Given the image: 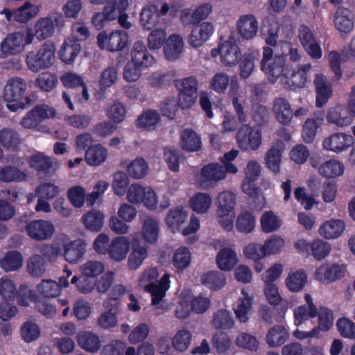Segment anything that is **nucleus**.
I'll list each match as a JSON object with an SVG mask.
<instances>
[{
  "instance_id": "obj_1",
  "label": "nucleus",
  "mask_w": 355,
  "mask_h": 355,
  "mask_svg": "<svg viewBox=\"0 0 355 355\" xmlns=\"http://www.w3.org/2000/svg\"><path fill=\"white\" fill-rule=\"evenodd\" d=\"M159 273L155 268H150L143 271L139 276L138 284L145 291L151 294L152 305L156 315L164 313L162 302L170 287L169 275L164 273L158 281Z\"/></svg>"
},
{
  "instance_id": "obj_2",
  "label": "nucleus",
  "mask_w": 355,
  "mask_h": 355,
  "mask_svg": "<svg viewBox=\"0 0 355 355\" xmlns=\"http://www.w3.org/2000/svg\"><path fill=\"white\" fill-rule=\"evenodd\" d=\"M236 195L230 191L219 193L217 197L216 217L218 223L226 230H232L235 217Z\"/></svg>"
},
{
  "instance_id": "obj_3",
  "label": "nucleus",
  "mask_w": 355,
  "mask_h": 355,
  "mask_svg": "<svg viewBox=\"0 0 355 355\" xmlns=\"http://www.w3.org/2000/svg\"><path fill=\"white\" fill-rule=\"evenodd\" d=\"M237 35L231 33L227 40L222 42L218 47L211 51L212 57L220 55V62L225 67H234L241 59V51L236 44Z\"/></svg>"
},
{
  "instance_id": "obj_4",
  "label": "nucleus",
  "mask_w": 355,
  "mask_h": 355,
  "mask_svg": "<svg viewBox=\"0 0 355 355\" xmlns=\"http://www.w3.org/2000/svg\"><path fill=\"white\" fill-rule=\"evenodd\" d=\"M55 46L52 42L44 43L37 51H29L26 58L28 68L33 72L50 67L55 60Z\"/></svg>"
},
{
  "instance_id": "obj_5",
  "label": "nucleus",
  "mask_w": 355,
  "mask_h": 355,
  "mask_svg": "<svg viewBox=\"0 0 355 355\" xmlns=\"http://www.w3.org/2000/svg\"><path fill=\"white\" fill-rule=\"evenodd\" d=\"M236 141L241 150H258L262 144V130L257 126L243 124L236 132Z\"/></svg>"
},
{
  "instance_id": "obj_6",
  "label": "nucleus",
  "mask_w": 355,
  "mask_h": 355,
  "mask_svg": "<svg viewBox=\"0 0 355 355\" xmlns=\"http://www.w3.org/2000/svg\"><path fill=\"white\" fill-rule=\"evenodd\" d=\"M178 91L179 104L183 108L191 107L196 102L198 88V82L196 77L189 76L175 81Z\"/></svg>"
},
{
  "instance_id": "obj_7",
  "label": "nucleus",
  "mask_w": 355,
  "mask_h": 355,
  "mask_svg": "<svg viewBox=\"0 0 355 355\" xmlns=\"http://www.w3.org/2000/svg\"><path fill=\"white\" fill-rule=\"evenodd\" d=\"M25 232L32 240L44 241L53 237L55 233V227L51 220L36 219L27 223Z\"/></svg>"
},
{
  "instance_id": "obj_8",
  "label": "nucleus",
  "mask_w": 355,
  "mask_h": 355,
  "mask_svg": "<svg viewBox=\"0 0 355 355\" xmlns=\"http://www.w3.org/2000/svg\"><path fill=\"white\" fill-rule=\"evenodd\" d=\"M40 6L32 3L31 1H25L20 7L10 10L5 8L0 14L4 15L10 23L16 21L24 24L35 18L40 12Z\"/></svg>"
},
{
  "instance_id": "obj_9",
  "label": "nucleus",
  "mask_w": 355,
  "mask_h": 355,
  "mask_svg": "<svg viewBox=\"0 0 355 355\" xmlns=\"http://www.w3.org/2000/svg\"><path fill=\"white\" fill-rule=\"evenodd\" d=\"M312 65L310 63L300 65L293 71H286L280 80V84L285 89H294L302 88L306 84L309 76L308 72L311 70Z\"/></svg>"
},
{
  "instance_id": "obj_10",
  "label": "nucleus",
  "mask_w": 355,
  "mask_h": 355,
  "mask_svg": "<svg viewBox=\"0 0 355 355\" xmlns=\"http://www.w3.org/2000/svg\"><path fill=\"white\" fill-rule=\"evenodd\" d=\"M97 42L101 49L110 52L119 51L126 46L128 35L123 31H115L109 34L101 32L97 36Z\"/></svg>"
},
{
  "instance_id": "obj_11",
  "label": "nucleus",
  "mask_w": 355,
  "mask_h": 355,
  "mask_svg": "<svg viewBox=\"0 0 355 355\" xmlns=\"http://www.w3.org/2000/svg\"><path fill=\"white\" fill-rule=\"evenodd\" d=\"M345 273L346 266L344 264H323L315 270L314 276L318 282L327 284L340 279Z\"/></svg>"
},
{
  "instance_id": "obj_12",
  "label": "nucleus",
  "mask_w": 355,
  "mask_h": 355,
  "mask_svg": "<svg viewBox=\"0 0 355 355\" xmlns=\"http://www.w3.org/2000/svg\"><path fill=\"white\" fill-rule=\"evenodd\" d=\"M62 16L40 17L36 20L33 26L35 38L39 41L45 40L52 37L55 33V26L62 24Z\"/></svg>"
},
{
  "instance_id": "obj_13",
  "label": "nucleus",
  "mask_w": 355,
  "mask_h": 355,
  "mask_svg": "<svg viewBox=\"0 0 355 355\" xmlns=\"http://www.w3.org/2000/svg\"><path fill=\"white\" fill-rule=\"evenodd\" d=\"M24 49V34L21 32L9 33L0 42V58L16 55Z\"/></svg>"
},
{
  "instance_id": "obj_14",
  "label": "nucleus",
  "mask_w": 355,
  "mask_h": 355,
  "mask_svg": "<svg viewBox=\"0 0 355 355\" xmlns=\"http://www.w3.org/2000/svg\"><path fill=\"white\" fill-rule=\"evenodd\" d=\"M55 113L53 108L46 105L35 106L22 118L20 124L26 129L35 128L46 119L53 117Z\"/></svg>"
},
{
  "instance_id": "obj_15",
  "label": "nucleus",
  "mask_w": 355,
  "mask_h": 355,
  "mask_svg": "<svg viewBox=\"0 0 355 355\" xmlns=\"http://www.w3.org/2000/svg\"><path fill=\"white\" fill-rule=\"evenodd\" d=\"M62 243L63 255L65 260L70 263H76L85 253V244L80 240L70 241L66 236H60Z\"/></svg>"
},
{
  "instance_id": "obj_16",
  "label": "nucleus",
  "mask_w": 355,
  "mask_h": 355,
  "mask_svg": "<svg viewBox=\"0 0 355 355\" xmlns=\"http://www.w3.org/2000/svg\"><path fill=\"white\" fill-rule=\"evenodd\" d=\"M298 37L308 55L313 59L321 58L322 49L309 28L306 26H301L299 29Z\"/></svg>"
},
{
  "instance_id": "obj_17",
  "label": "nucleus",
  "mask_w": 355,
  "mask_h": 355,
  "mask_svg": "<svg viewBox=\"0 0 355 355\" xmlns=\"http://www.w3.org/2000/svg\"><path fill=\"white\" fill-rule=\"evenodd\" d=\"M130 60L136 66L148 68L155 62V58L148 53L143 41L137 40L132 46L130 51Z\"/></svg>"
},
{
  "instance_id": "obj_18",
  "label": "nucleus",
  "mask_w": 355,
  "mask_h": 355,
  "mask_svg": "<svg viewBox=\"0 0 355 355\" xmlns=\"http://www.w3.org/2000/svg\"><path fill=\"white\" fill-rule=\"evenodd\" d=\"M353 143V137L342 132L334 133L323 141V148L336 153H341L349 148Z\"/></svg>"
},
{
  "instance_id": "obj_19",
  "label": "nucleus",
  "mask_w": 355,
  "mask_h": 355,
  "mask_svg": "<svg viewBox=\"0 0 355 355\" xmlns=\"http://www.w3.org/2000/svg\"><path fill=\"white\" fill-rule=\"evenodd\" d=\"M26 89V83L19 77H13L8 80L4 87L3 98L6 101H18L23 97Z\"/></svg>"
},
{
  "instance_id": "obj_20",
  "label": "nucleus",
  "mask_w": 355,
  "mask_h": 355,
  "mask_svg": "<svg viewBox=\"0 0 355 355\" xmlns=\"http://www.w3.org/2000/svg\"><path fill=\"white\" fill-rule=\"evenodd\" d=\"M214 32V26L211 22H203L191 31L188 38V43L192 47H199L209 40Z\"/></svg>"
},
{
  "instance_id": "obj_21",
  "label": "nucleus",
  "mask_w": 355,
  "mask_h": 355,
  "mask_svg": "<svg viewBox=\"0 0 355 355\" xmlns=\"http://www.w3.org/2000/svg\"><path fill=\"white\" fill-rule=\"evenodd\" d=\"M285 60L284 57L279 55H275L273 60H270V62L266 63L263 65H261V70L263 71L267 77L268 81L274 84L277 82V79L283 76V74L287 69H284Z\"/></svg>"
},
{
  "instance_id": "obj_22",
  "label": "nucleus",
  "mask_w": 355,
  "mask_h": 355,
  "mask_svg": "<svg viewBox=\"0 0 355 355\" xmlns=\"http://www.w3.org/2000/svg\"><path fill=\"white\" fill-rule=\"evenodd\" d=\"M130 242L125 236H118L112 240L109 245V257L116 262L123 261L129 252Z\"/></svg>"
},
{
  "instance_id": "obj_23",
  "label": "nucleus",
  "mask_w": 355,
  "mask_h": 355,
  "mask_svg": "<svg viewBox=\"0 0 355 355\" xmlns=\"http://www.w3.org/2000/svg\"><path fill=\"white\" fill-rule=\"evenodd\" d=\"M313 83L316 92V106L322 107L327 103L332 95V88L331 83L328 81L327 77L322 74H316Z\"/></svg>"
},
{
  "instance_id": "obj_24",
  "label": "nucleus",
  "mask_w": 355,
  "mask_h": 355,
  "mask_svg": "<svg viewBox=\"0 0 355 355\" xmlns=\"http://www.w3.org/2000/svg\"><path fill=\"white\" fill-rule=\"evenodd\" d=\"M236 24L239 33L243 39L252 40L256 36L259 23L253 15L241 16Z\"/></svg>"
},
{
  "instance_id": "obj_25",
  "label": "nucleus",
  "mask_w": 355,
  "mask_h": 355,
  "mask_svg": "<svg viewBox=\"0 0 355 355\" xmlns=\"http://www.w3.org/2000/svg\"><path fill=\"white\" fill-rule=\"evenodd\" d=\"M76 340L78 345L87 352L96 353L101 347L99 336L91 331H79L76 335Z\"/></svg>"
},
{
  "instance_id": "obj_26",
  "label": "nucleus",
  "mask_w": 355,
  "mask_h": 355,
  "mask_svg": "<svg viewBox=\"0 0 355 355\" xmlns=\"http://www.w3.org/2000/svg\"><path fill=\"white\" fill-rule=\"evenodd\" d=\"M324 123V114L322 112L315 114L314 117L309 118L304 122L302 128V137L306 144L312 143L317 135L318 129Z\"/></svg>"
},
{
  "instance_id": "obj_27",
  "label": "nucleus",
  "mask_w": 355,
  "mask_h": 355,
  "mask_svg": "<svg viewBox=\"0 0 355 355\" xmlns=\"http://www.w3.org/2000/svg\"><path fill=\"white\" fill-rule=\"evenodd\" d=\"M272 111L276 119L282 124H288L293 116L289 102L283 97H279L274 100Z\"/></svg>"
},
{
  "instance_id": "obj_28",
  "label": "nucleus",
  "mask_w": 355,
  "mask_h": 355,
  "mask_svg": "<svg viewBox=\"0 0 355 355\" xmlns=\"http://www.w3.org/2000/svg\"><path fill=\"white\" fill-rule=\"evenodd\" d=\"M264 295L268 302L274 307L279 305V313L284 315L288 309V302L282 298L277 286L273 283L265 284Z\"/></svg>"
},
{
  "instance_id": "obj_29",
  "label": "nucleus",
  "mask_w": 355,
  "mask_h": 355,
  "mask_svg": "<svg viewBox=\"0 0 355 355\" xmlns=\"http://www.w3.org/2000/svg\"><path fill=\"white\" fill-rule=\"evenodd\" d=\"M345 229V223L340 219H331L324 222L318 230L319 234L326 239L338 238Z\"/></svg>"
},
{
  "instance_id": "obj_30",
  "label": "nucleus",
  "mask_w": 355,
  "mask_h": 355,
  "mask_svg": "<svg viewBox=\"0 0 355 355\" xmlns=\"http://www.w3.org/2000/svg\"><path fill=\"white\" fill-rule=\"evenodd\" d=\"M28 163L31 168L45 173H49L51 169L55 171L59 166L56 161L45 155L44 153L39 152L32 155L29 157Z\"/></svg>"
},
{
  "instance_id": "obj_31",
  "label": "nucleus",
  "mask_w": 355,
  "mask_h": 355,
  "mask_svg": "<svg viewBox=\"0 0 355 355\" xmlns=\"http://www.w3.org/2000/svg\"><path fill=\"white\" fill-rule=\"evenodd\" d=\"M288 338L287 329L283 325L277 324L268 329L265 341L270 347L277 348L284 344Z\"/></svg>"
},
{
  "instance_id": "obj_32",
  "label": "nucleus",
  "mask_w": 355,
  "mask_h": 355,
  "mask_svg": "<svg viewBox=\"0 0 355 355\" xmlns=\"http://www.w3.org/2000/svg\"><path fill=\"white\" fill-rule=\"evenodd\" d=\"M284 144L278 141L272 145L265 155L266 165L271 171L278 173L280 171L282 153Z\"/></svg>"
},
{
  "instance_id": "obj_33",
  "label": "nucleus",
  "mask_w": 355,
  "mask_h": 355,
  "mask_svg": "<svg viewBox=\"0 0 355 355\" xmlns=\"http://www.w3.org/2000/svg\"><path fill=\"white\" fill-rule=\"evenodd\" d=\"M182 37L177 34L171 35L166 41L164 54L168 60H175L181 55L184 49Z\"/></svg>"
},
{
  "instance_id": "obj_34",
  "label": "nucleus",
  "mask_w": 355,
  "mask_h": 355,
  "mask_svg": "<svg viewBox=\"0 0 355 355\" xmlns=\"http://www.w3.org/2000/svg\"><path fill=\"white\" fill-rule=\"evenodd\" d=\"M327 120L330 123L335 124L338 127L347 126L352 123V118L349 116L347 110L340 105L330 107L328 110Z\"/></svg>"
},
{
  "instance_id": "obj_35",
  "label": "nucleus",
  "mask_w": 355,
  "mask_h": 355,
  "mask_svg": "<svg viewBox=\"0 0 355 355\" xmlns=\"http://www.w3.org/2000/svg\"><path fill=\"white\" fill-rule=\"evenodd\" d=\"M148 256L147 246L140 245L139 243H134L132 250L128 256V267L130 270H137L141 267Z\"/></svg>"
},
{
  "instance_id": "obj_36",
  "label": "nucleus",
  "mask_w": 355,
  "mask_h": 355,
  "mask_svg": "<svg viewBox=\"0 0 355 355\" xmlns=\"http://www.w3.org/2000/svg\"><path fill=\"white\" fill-rule=\"evenodd\" d=\"M21 144L20 135L14 129L4 128L0 130V144L6 149L15 151Z\"/></svg>"
},
{
  "instance_id": "obj_37",
  "label": "nucleus",
  "mask_w": 355,
  "mask_h": 355,
  "mask_svg": "<svg viewBox=\"0 0 355 355\" xmlns=\"http://www.w3.org/2000/svg\"><path fill=\"white\" fill-rule=\"evenodd\" d=\"M107 154V150L102 145H91L85 151V160L89 165L97 166L105 162Z\"/></svg>"
},
{
  "instance_id": "obj_38",
  "label": "nucleus",
  "mask_w": 355,
  "mask_h": 355,
  "mask_svg": "<svg viewBox=\"0 0 355 355\" xmlns=\"http://www.w3.org/2000/svg\"><path fill=\"white\" fill-rule=\"evenodd\" d=\"M336 28L343 33H348L354 28V15L352 12L344 7L339 8L334 18Z\"/></svg>"
},
{
  "instance_id": "obj_39",
  "label": "nucleus",
  "mask_w": 355,
  "mask_h": 355,
  "mask_svg": "<svg viewBox=\"0 0 355 355\" xmlns=\"http://www.w3.org/2000/svg\"><path fill=\"white\" fill-rule=\"evenodd\" d=\"M252 300V295H249L244 289L241 291V295L234 308L236 316L241 322L248 320V314L251 309Z\"/></svg>"
},
{
  "instance_id": "obj_40",
  "label": "nucleus",
  "mask_w": 355,
  "mask_h": 355,
  "mask_svg": "<svg viewBox=\"0 0 355 355\" xmlns=\"http://www.w3.org/2000/svg\"><path fill=\"white\" fill-rule=\"evenodd\" d=\"M307 275L302 269L291 271L285 279L286 288L293 293H297L303 289L307 282Z\"/></svg>"
},
{
  "instance_id": "obj_41",
  "label": "nucleus",
  "mask_w": 355,
  "mask_h": 355,
  "mask_svg": "<svg viewBox=\"0 0 355 355\" xmlns=\"http://www.w3.org/2000/svg\"><path fill=\"white\" fill-rule=\"evenodd\" d=\"M24 259L17 251H10L0 259V267L6 272H15L21 268Z\"/></svg>"
},
{
  "instance_id": "obj_42",
  "label": "nucleus",
  "mask_w": 355,
  "mask_h": 355,
  "mask_svg": "<svg viewBox=\"0 0 355 355\" xmlns=\"http://www.w3.org/2000/svg\"><path fill=\"white\" fill-rule=\"evenodd\" d=\"M218 268L224 271L231 270L238 263V259L234 250L223 248L217 254L216 258Z\"/></svg>"
},
{
  "instance_id": "obj_43",
  "label": "nucleus",
  "mask_w": 355,
  "mask_h": 355,
  "mask_svg": "<svg viewBox=\"0 0 355 355\" xmlns=\"http://www.w3.org/2000/svg\"><path fill=\"white\" fill-rule=\"evenodd\" d=\"M181 148L188 152H196L201 148L200 135L190 128L184 129L181 134Z\"/></svg>"
},
{
  "instance_id": "obj_44",
  "label": "nucleus",
  "mask_w": 355,
  "mask_h": 355,
  "mask_svg": "<svg viewBox=\"0 0 355 355\" xmlns=\"http://www.w3.org/2000/svg\"><path fill=\"white\" fill-rule=\"evenodd\" d=\"M159 23V12L155 5L146 6L142 9L140 14V24L147 30L154 28Z\"/></svg>"
},
{
  "instance_id": "obj_45",
  "label": "nucleus",
  "mask_w": 355,
  "mask_h": 355,
  "mask_svg": "<svg viewBox=\"0 0 355 355\" xmlns=\"http://www.w3.org/2000/svg\"><path fill=\"white\" fill-rule=\"evenodd\" d=\"M212 201V198L209 193L198 192L190 198L189 206L198 214H206L211 208Z\"/></svg>"
},
{
  "instance_id": "obj_46",
  "label": "nucleus",
  "mask_w": 355,
  "mask_h": 355,
  "mask_svg": "<svg viewBox=\"0 0 355 355\" xmlns=\"http://www.w3.org/2000/svg\"><path fill=\"white\" fill-rule=\"evenodd\" d=\"M210 324L216 329L227 330L233 328L234 320L230 311L221 309L214 313Z\"/></svg>"
},
{
  "instance_id": "obj_47",
  "label": "nucleus",
  "mask_w": 355,
  "mask_h": 355,
  "mask_svg": "<svg viewBox=\"0 0 355 355\" xmlns=\"http://www.w3.org/2000/svg\"><path fill=\"white\" fill-rule=\"evenodd\" d=\"M80 51V45L77 40L74 37L67 38L60 51V58L65 63L69 64L72 62Z\"/></svg>"
},
{
  "instance_id": "obj_48",
  "label": "nucleus",
  "mask_w": 355,
  "mask_h": 355,
  "mask_svg": "<svg viewBox=\"0 0 355 355\" xmlns=\"http://www.w3.org/2000/svg\"><path fill=\"white\" fill-rule=\"evenodd\" d=\"M104 219L103 213L96 209L86 213L81 218L82 223L87 230L96 232L102 229Z\"/></svg>"
},
{
  "instance_id": "obj_49",
  "label": "nucleus",
  "mask_w": 355,
  "mask_h": 355,
  "mask_svg": "<svg viewBox=\"0 0 355 355\" xmlns=\"http://www.w3.org/2000/svg\"><path fill=\"white\" fill-rule=\"evenodd\" d=\"M203 285L211 290H218L226 284L225 275L219 271H209L201 277Z\"/></svg>"
},
{
  "instance_id": "obj_50",
  "label": "nucleus",
  "mask_w": 355,
  "mask_h": 355,
  "mask_svg": "<svg viewBox=\"0 0 355 355\" xmlns=\"http://www.w3.org/2000/svg\"><path fill=\"white\" fill-rule=\"evenodd\" d=\"M344 164L336 159H330L323 163L318 169L319 173L327 178L342 175L344 173Z\"/></svg>"
},
{
  "instance_id": "obj_51",
  "label": "nucleus",
  "mask_w": 355,
  "mask_h": 355,
  "mask_svg": "<svg viewBox=\"0 0 355 355\" xmlns=\"http://www.w3.org/2000/svg\"><path fill=\"white\" fill-rule=\"evenodd\" d=\"M223 165L211 163L204 166L200 171L201 176L210 182H218L225 180Z\"/></svg>"
},
{
  "instance_id": "obj_52",
  "label": "nucleus",
  "mask_w": 355,
  "mask_h": 355,
  "mask_svg": "<svg viewBox=\"0 0 355 355\" xmlns=\"http://www.w3.org/2000/svg\"><path fill=\"white\" fill-rule=\"evenodd\" d=\"M26 173L17 167L7 165L0 167V182L9 183L21 182L26 179Z\"/></svg>"
},
{
  "instance_id": "obj_53",
  "label": "nucleus",
  "mask_w": 355,
  "mask_h": 355,
  "mask_svg": "<svg viewBox=\"0 0 355 355\" xmlns=\"http://www.w3.org/2000/svg\"><path fill=\"white\" fill-rule=\"evenodd\" d=\"M317 315L318 324L314 328L318 329V334L320 331H327L333 327L334 315L330 309L320 306L318 310L317 309Z\"/></svg>"
},
{
  "instance_id": "obj_54",
  "label": "nucleus",
  "mask_w": 355,
  "mask_h": 355,
  "mask_svg": "<svg viewBox=\"0 0 355 355\" xmlns=\"http://www.w3.org/2000/svg\"><path fill=\"white\" fill-rule=\"evenodd\" d=\"M127 173L132 178H143L148 173V165L144 158L138 157L127 166Z\"/></svg>"
},
{
  "instance_id": "obj_55",
  "label": "nucleus",
  "mask_w": 355,
  "mask_h": 355,
  "mask_svg": "<svg viewBox=\"0 0 355 355\" xmlns=\"http://www.w3.org/2000/svg\"><path fill=\"white\" fill-rule=\"evenodd\" d=\"M256 226V218L252 213L243 211L236 218V227L240 232L249 234L252 232Z\"/></svg>"
},
{
  "instance_id": "obj_56",
  "label": "nucleus",
  "mask_w": 355,
  "mask_h": 355,
  "mask_svg": "<svg viewBox=\"0 0 355 355\" xmlns=\"http://www.w3.org/2000/svg\"><path fill=\"white\" fill-rule=\"evenodd\" d=\"M263 232L270 233L277 230L282 225L280 218L272 211H265L260 219Z\"/></svg>"
},
{
  "instance_id": "obj_57",
  "label": "nucleus",
  "mask_w": 355,
  "mask_h": 355,
  "mask_svg": "<svg viewBox=\"0 0 355 355\" xmlns=\"http://www.w3.org/2000/svg\"><path fill=\"white\" fill-rule=\"evenodd\" d=\"M118 80V69L116 67L110 66L103 69L98 79V86L101 91H105Z\"/></svg>"
},
{
  "instance_id": "obj_58",
  "label": "nucleus",
  "mask_w": 355,
  "mask_h": 355,
  "mask_svg": "<svg viewBox=\"0 0 355 355\" xmlns=\"http://www.w3.org/2000/svg\"><path fill=\"white\" fill-rule=\"evenodd\" d=\"M17 294V284L7 277L0 278V297L4 301H13Z\"/></svg>"
},
{
  "instance_id": "obj_59",
  "label": "nucleus",
  "mask_w": 355,
  "mask_h": 355,
  "mask_svg": "<svg viewBox=\"0 0 355 355\" xmlns=\"http://www.w3.org/2000/svg\"><path fill=\"white\" fill-rule=\"evenodd\" d=\"M259 56L258 51L244 54L240 64V76L241 78L246 79L250 76L255 67L254 62L258 60Z\"/></svg>"
},
{
  "instance_id": "obj_60",
  "label": "nucleus",
  "mask_w": 355,
  "mask_h": 355,
  "mask_svg": "<svg viewBox=\"0 0 355 355\" xmlns=\"http://www.w3.org/2000/svg\"><path fill=\"white\" fill-rule=\"evenodd\" d=\"M141 232L146 242L155 243L157 240L159 234L157 221L152 218H146L143 223Z\"/></svg>"
},
{
  "instance_id": "obj_61",
  "label": "nucleus",
  "mask_w": 355,
  "mask_h": 355,
  "mask_svg": "<svg viewBox=\"0 0 355 355\" xmlns=\"http://www.w3.org/2000/svg\"><path fill=\"white\" fill-rule=\"evenodd\" d=\"M250 116L255 123L254 126L259 128L266 125L270 119V114L267 107L258 103L252 105Z\"/></svg>"
},
{
  "instance_id": "obj_62",
  "label": "nucleus",
  "mask_w": 355,
  "mask_h": 355,
  "mask_svg": "<svg viewBox=\"0 0 355 355\" xmlns=\"http://www.w3.org/2000/svg\"><path fill=\"white\" fill-rule=\"evenodd\" d=\"M128 5V0H110L105 6L107 20H114L119 14L124 13Z\"/></svg>"
},
{
  "instance_id": "obj_63",
  "label": "nucleus",
  "mask_w": 355,
  "mask_h": 355,
  "mask_svg": "<svg viewBox=\"0 0 355 355\" xmlns=\"http://www.w3.org/2000/svg\"><path fill=\"white\" fill-rule=\"evenodd\" d=\"M192 334L187 329H180L172 338L173 347L179 352H184L191 345Z\"/></svg>"
},
{
  "instance_id": "obj_64",
  "label": "nucleus",
  "mask_w": 355,
  "mask_h": 355,
  "mask_svg": "<svg viewBox=\"0 0 355 355\" xmlns=\"http://www.w3.org/2000/svg\"><path fill=\"white\" fill-rule=\"evenodd\" d=\"M263 246L266 256H270L281 252L285 246V241L280 236L272 235L265 241Z\"/></svg>"
}]
</instances>
